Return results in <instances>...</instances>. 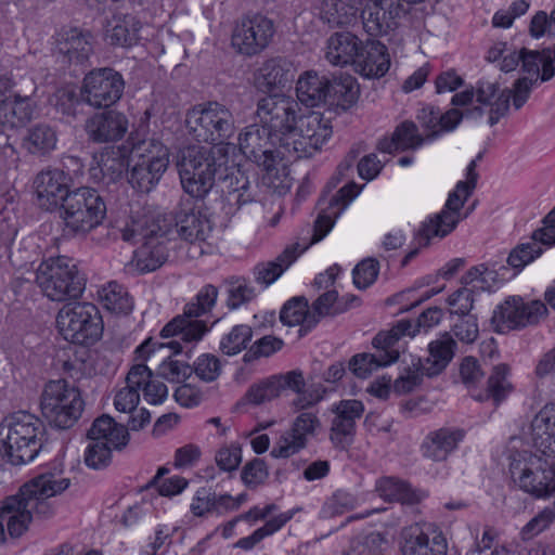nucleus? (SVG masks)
I'll return each instance as SVG.
<instances>
[{
  "label": "nucleus",
  "instance_id": "obj_1",
  "mask_svg": "<svg viewBox=\"0 0 555 555\" xmlns=\"http://www.w3.org/2000/svg\"><path fill=\"white\" fill-rule=\"evenodd\" d=\"M168 227L162 225L152 215L130 217L118 221L113 227V233L124 242L142 245L134 250L132 266L140 273H147L159 269L168 259L166 235Z\"/></svg>",
  "mask_w": 555,
  "mask_h": 555
},
{
  "label": "nucleus",
  "instance_id": "obj_2",
  "mask_svg": "<svg viewBox=\"0 0 555 555\" xmlns=\"http://www.w3.org/2000/svg\"><path fill=\"white\" fill-rule=\"evenodd\" d=\"M229 145H212L207 149L189 145L180 150L177 166L181 185L193 198H204L212 189L216 177L229 163Z\"/></svg>",
  "mask_w": 555,
  "mask_h": 555
},
{
  "label": "nucleus",
  "instance_id": "obj_3",
  "mask_svg": "<svg viewBox=\"0 0 555 555\" xmlns=\"http://www.w3.org/2000/svg\"><path fill=\"white\" fill-rule=\"evenodd\" d=\"M481 158L478 155L473 159L466 168V180L459 181L454 190L449 194L443 209L429 217L421 223L420 228L414 234V242L417 247L410 250L402 259V266H406L417 254L421 247L429 245L430 241L435 237L442 238L450 234L457 225V223L465 219L469 212H462L465 202L473 194L478 173L476 172L477 160Z\"/></svg>",
  "mask_w": 555,
  "mask_h": 555
},
{
  "label": "nucleus",
  "instance_id": "obj_4",
  "mask_svg": "<svg viewBox=\"0 0 555 555\" xmlns=\"http://www.w3.org/2000/svg\"><path fill=\"white\" fill-rule=\"evenodd\" d=\"M43 423L34 414L18 411L0 423V452L13 465L33 461L42 447Z\"/></svg>",
  "mask_w": 555,
  "mask_h": 555
},
{
  "label": "nucleus",
  "instance_id": "obj_5",
  "mask_svg": "<svg viewBox=\"0 0 555 555\" xmlns=\"http://www.w3.org/2000/svg\"><path fill=\"white\" fill-rule=\"evenodd\" d=\"M69 487V479L62 472H44L26 482L15 495L8 496L0 507V544L5 540L3 522L8 516H18L25 512L39 515L50 514L47 500L62 493Z\"/></svg>",
  "mask_w": 555,
  "mask_h": 555
},
{
  "label": "nucleus",
  "instance_id": "obj_6",
  "mask_svg": "<svg viewBox=\"0 0 555 555\" xmlns=\"http://www.w3.org/2000/svg\"><path fill=\"white\" fill-rule=\"evenodd\" d=\"M85 401L79 388L65 379L48 382L40 396V410L50 425L72 428L80 418Z\"/></svg>",
  "mask_w": 555,
  "mask_h": 555
},
{
  "label": "nucleus",
  "instance_id": "obj_7",
  "mask_svg": "<svg viewBox=\"0 0 555 555\" xmlns=\"http://www.w3.org/2000/svg\"><path fill=\"white\" fill-rule=\"evenodd\" d=\"M56 327L62 337L76 345L91 346L103 334V320L91 302L67 304L56 315Z\"/></svg>",
  "mask_w": 555,
  "mask_h": 555
},
{
  "label": "nucleus",
  "instance_id": "obj_8",
  "mask_svg": "<svg viewBox=\"0 0 555 555\" xmlns=\"http://www.w3.org/2000/svg\"><path fill=\"white\" fill-rule=\"evenodd\" d=\"M36 282L44 296L53 301H64L78 297L85 282L76 264L66 257L50 258L40 263Z\"/></svg>",
  "mask_w": 555,
  "mask_h": 555
},
{
  "label": "nucleus",
  "instance_id": "obj_9",
  "mask_svg": "<svg viewBox=\"0 0 555 555\" xmlns=\"http://www.w3.org/2000/svg\"><path fill=\"white\" fill-rule=\"evenodd\" d=\"M186 127L195 140L214 145H224L235 130L232 112L218 102L192 108L186 116Z\"/></svg>",
  "mask_w": 555,
  "mask_h": 555
},
{
  "label": "nucleus",
  "instance_id": "obj_10",
  "mask_svg": "<svg viewBox=\"0 0 555 555\" xmlns=\"http://www.w3.org/2000/svg\"><path fill=\"white\" fill-rule=\"evenodd\" d=\"M106 216V204L92 188L75 189L62 205L61 217L66 228L74 233L86 234L100 225Z\"/></svg>",
  "mask_w": 555,
  "mask_h": 555
},
{
  "label": "nucleus",
  "instance_id": "obj_11",
  "mask_svg": "<svg viewBox=\"0 0 555 555\" xmlns=\"http://www.w3.org/2000/svg\"><path fill=\"white\" fill-rule=\"evenodd\" d=\"M332 132L328 119L318 112H309L298 117L288 137H282L281 149L288 157L308 158L322 149Z\"/></svg>",
  "mask_w": 555,
  "mask_h": 555
},
{
  "label": "nucleus",
  "instance_id": "obj_12",
  "mask_svg": "<svg viewBox=\"0 0 555 555\" xmlns=\"http://www.w3.org/2000/svg\"><path fill=\"white\" fill-rule=\"evenodd\" d=\"M547 313L546 306L540 300L525 302L519 297L506 299L493 311L491 323L501 334L521 330L540 322Z\"/></svg>",
  "mask_w": 555,
  "mask_h": 555
},
{
  "label": "nucleus",
  "instance_id": "obj_13",
  "mask_svg": "<svg viewBox=\"0 0 555 555\" xmlns=\"http://www.w3.org/2000/svg\"><path fill=\"white\" fill-rule=\"evenodd\" d=\"M274 33L272 20L259 13L247 14L233 28L232 46L238 53L253 56L269 46Z\"/></svg>",
  "mask_w": 555,
  "mask_h": 555
},
{
  "label": "nucleus",
  "instance_id": "obj_14",
  "mask_svg": "<svg viewBox=\"0 0 555 555\" xmlns=\"http://www.w3.org/2000/svg\"><path fill=\"white\" fill-rule=\"evenodd\" d=\"M299 105L294 99L273 94L260 99L257 103V117L279 141L281 149L282 137H288L298 119Z\"/></svg>",
  "mask_w": 555,
  "mask_h": 555
},
{
  "label": "nucleus",
  "instance_id": "obj_15",
  "mask_svg": "<svg viewBox=\"0 0 555 555\" xmlns=\"http://www.w3.org/2000/svg\"><path fill=\"white\" fill-rule=\"evenodd\" d=\"M125 81L122 76L113 68L93 69L83 78L80 90L82 102L94 107H108L122 95Z\"/></svg>",
  "mask_w": 555,
  "mask_h": 555
},
{
  "label": "nucleus",
  "instance_id": "obj_16",
  "mask_svg": "<svg viewBox=\"0 0 555 555\" xmlns=\"http://www.w3.org/2000/svg\"><path fill=\"white\" fill-rule=\"evenodd\" d=\"M402 555H447L448 542L434 522H415L400 532Z\"/></svg>",
  "mask_w": 555,
  "mask_h": 555
},
{
  "label": "nucleus",
  "instance_id": "obj_17",
  "mask_svg": "<svg viewBox=\"0 0 555 555\" xmlns=\"http://www.w3.org/2000/svg\"><path fill=\"white\" fill-rule=\"evenodd\" d=\"M322 423L317 412L302 411L292 422L289 429L274 443L270 455L288 459L305 449L309 440L318 436Z\"/></svg>",
  "mask_w": 555,
  "mask_h": 555
},
{
  "label": "nucleus",
  "instance_id": "obj_18",
  "mask_svg": "<svg viewBox=\"0 0 555 555\" xmlns=\"http://www.w3.org/2000/svg\"><path fill=\"white\" fill-rule=\"evenodd\" d=\"M69 177L61 169L42 170L34 179L37 204L46 210H54L65 203L70 194Z\"/></svg>",
  "mask_w": 555,
  "mask_h": 555
},
{
  "label": "nucleus",
  "instance_id": "obj_19",
  "mask_svg": "<svg viewBox=\"0 0 555 555\" xmlns=\"http://www.w3.org/2000/svg\"><path fill=\"white\" fill-rule=\"evenodd\" d=\"M361 189L354 183L343 186L335 195L321 196L318 202L320 212L314 221L312 241H321L333 228L335 220L346 209L349 203L360 193Z\"/></svg>",
  "mask_w": 555,
  "mask_h": 555
},
{
  "label": "nucleus",
  "instance_id": "obj_20",
  "mask_svg": "<svg viewBox=\"0 0 555 555\" xmlns=\"http://www.w3.org/2000/svg\"><path fill=\"white\" fill-rule=\"evenodd\" d=\"M334 417L331 423L330 439L341 450L349 448L356 435V422L363 412L364 405L359 400H341L334 405Z\"/></svg>",
  "mask_w": 555,
  "mask_h": 555
},
{
  "label": "nucleus",
  "instance_id": "obj_21",
  "mask_svg": "<svg viewBox=\"0 0 555 555\" xmlns=\"http://www.w3.org/2000/svg\"><path fill=\"white\" fill-rule=\"evenodd\" d=\"M403 11L398 0H366L361 12L363 27L370 36L387 35Z\"/></svg>",
  "mask_w": 555,
  "mask_h": 555
},
{
  "label": "nucleus",
  "instance_id": "obj_22",
  "mask_svg": "<svg viewBox=\"0 0 555 555\" xmlns=\"http://www.w3.org/2000/svg\"><path fill=\"white\" fill-rule=\"evenodd\" d=\"M128 128L127 116L115 109L93 114L85 126L89 140L94 143L119 141L128 132Z\"/></svg>",
  "mask_w": 555,
  "mask_h": 555
},
{
  "label": "nucleus",
  "instance_id": "obj_23",
  "mask_svg": "<svg viewBox=\"0 0 555 555\" xmlns=\"http://www.w3.org/2000/svg\"><path fill=\"white\" fill-rule=\"evenodd\" d=\"M296 73L292 61L281 56L271 57L256 69L254 82L263 92L282 90L295 80Z\"/></svg>",
  "mask_w": 555,
  "mask_h": 555
},
{
  "label": "nucleus",
  "instance_id": "obj_24",
  "mask_svg": "<svg viewBox=\"0 0 555 555\" xmlns=\"http://www.w3.org/2000/svg\"><path fill=\"white\" fill-rule=\"evenodd\" d=\"M177 232L188 242L205 241L210 235V220L195 208L192 198L182 199L176 211Z\"/></svg>",
  "mask_w": 555,
  "mask_h": 555
},
{
  "label": "nucleus",
  "instance_id": "obj_25",
  "mask_svg": "<svg viewBox=\"0 0 555 555\" xmlns=\"http://www.w3.org/2000/svg\"><path fill=\"white\" fill-rule=\"evenodd\" d=\"M387 47L377 40L362 42L353 63L356 73L367 79H378L389 70Z\"/></svg>",
  "mask_w": 555,
  "mask_h": 555
},
{
  "label": "nucleus",
  "instance_id": "obj_26",
  "mask_svg": "<svg viewBox=\"0 0 555 555\" xmlns=\"http://www.w3.org/2000/svg\"><path fill=\"white\" fill-rule=\"evenodd\" d=\"M209 330L210 326L205 321L190 319L183 312V315L176 317L163 327L160 336L163 338L173 337L167 346L179 353L183 351L182 343L185 345L196 344Z\"/></svg>",
  "mask_w": 555,
  "mask_h": 555
},
{
  "label": "nucleus",
  "instance_id": "obj_27",
  "mask_svg": "<svg viewBox=\"0 0 555 555\" xmlns=\"http://www.w3.org/2000/svg\"><path fill=\"white\" fill-rule=\"evenodd\" d=\"M276 137L264 125H250L238 137L242 153L256 164L275 155Z\"/></svg>",
  "mask_w": 555,
  "mask_h": 555
},
{
  "label": "nucleus",
  "instance_id": "obj_28",
  "mask_svg": "<svg viewBox=\"0 0 555 555\" xmlns=\"http://www.w3.org/2000/svg\"><path fill=\"white\" fill-rule=\"evenodd\" d=\"M128 144L106 150L94 156L95 166H91L90 176L94 181H116L130 167Z\"/></svg>",
  "mask_w": 555,
  "mask_h": 555
},
{
  "label": "nucleus",
  "instance_id": "obj_29",
  "mask_svg": "<svg viewBox=\"0 0 555 555\" xmlns=\"http://www.w3.org/2000/svg\"><path fill=\"white\" fill-rule=\"evenodd\" d=\"M56 50L64 63L82 65L92 54V36L78 28L64 30L60 34Z\"/></svg>",
  "mask_w": 555,
  "mask_h": 555
},
{
  "label": "nucleus",
  "instance_id": "obj_30",
  "mask_svg": "<svg viewBox=\"0 0 555 555\" xmlns=\"http://www.w3.org/2000/svg\"><path fill=\"white\" fill-rule=\"evenodd\" d=\"M222 181L223 191L228 193V201L231 205L241 208L243 205L251 203L257 196V184H253L248 177L234 164L222 168V173L218 176Z\"/></svg>",
  "mask_w": 555,
  "mask_h": 555
},
{
  "label": "nucleus",
  "instance_id": "obj_31",
  "mask_svg": "<svg viewBox=\"0 0 555 555\" xmlns=\"http://www.w3.org/2000/svg\"><path fill=\"white\" fill-rule=\"evenodd\" d=\"M465 431L459 428L442 427L429 433L422 443L423 455L440 462L447 460L463 440Z\"/></svg>",
  "mask_w": 555,
  "mask_h": 555
},
{
  "label": "nucleus",
  "instance_id": "obj_32",
  "mask_svg": "<svg viewBox=\"0 0 555 555\" xmlns=\"http://www.w3.org/2000/svg\"><path fill=\"white\" fill-rule=\"evenodd\" d=\"M534 447L545 456H555V403L544 405L531 421Z\"/></svg>",
  "mask_w": 555,
  "mask_h": 555
},
{
  "label": "nucleus",
  "instance_id": "obj_33",
  "mask_svg": "<svg viewBox=\"0 0 555 555\" xmlns=\"http://www.w3.org/2000/svg\"><path fill=\"white\" fill-rule=\"evenodd\" d=\"M411 320H400L388 331L379 332L372 340L376 352L388 365L396 362L400 354V339L403 336L413 337Z\"/></svg>",
  "mask_w": 555,
  "mask_h": 555
},
{
  "label": "nucleus",
  "instance_id": "obj_34",
  "mask_svg": "<svg viewBox=\"0 0 555 555\" xmlns=\"http://www.w3.org/2000/svg\"><path fill=\"white\" fill-rule=\"evenodd\" d=\"M358 0H318L314 10L319 18L330 27H343L353 23L359 11Z\"/></svg>",
  "mask_w": 555,
  "mask_h": 555
},
{
  "label": "nucleus",
  "instance_id": "obj_35",
  "mask_svg": "<svg viewBox=\"0 0 555 555\" xmlns=\"http://www.w3.org/2000/svg\"><path fill=\"white\" fill-rule=\"evenodd\" d=\"M456 341L449 333L442 334L438 339L428 345V357L422 361L418 360V365L422 372L428 376H437L449 365L454 357Z\"/></svg>",
  "mask_w": 555,
  "mask_h": 555
},
{
  "label": "nucleus",
  "instance_id": "obj_36",
  "mask_svg": "<svg viewBox=\"0 0 555 555\" xmlns=\"http://www.w3.org/2000/svg\"><path fill=\"white\" fill-rule=\"evenodd\" d=\"M35 91L36 86L34 81H30L29 93L14 92L12 98L0 105V118H3L4 122L11 127H22L29 122L36 107L31 99Z\"/></svg>",
  "mask_w": 555,
  "mask_h": 555
},
{
  "label": "nucleus",
  "instance_id": "obj_37",
  "mask_svg": "<svg viewBox=\"0 0 555 555\" xmlns=\"http://www.w3.org/2000/svg\"><path fill=\"white\" fill-rule=\"evenodd\" d=\"M362 41L349 31L335 33L326 42V60L335 66H353Z\"/></svg>",
  "mask_w": 555,
  "mask_h": 555
},
{
  "label": "nucleus",
  "instance_id": "obj_38",
  "mask_svg": "<svg viewBox=\"0 0 555 555\" xmlns=\"http://www.w3.org/2000/svg\"><path fill=\"white\" fill-rule=\"evenodd\" d=\"M511 369L505 363H500L492 367L487 380L485 390L473 392L472 398L477 401L492 400L494 405L501 404L514 390L509 379Z\"/></svg>",
  "mask_w": 555,
  "mask_h": 555
},
{
  "label": "nucleus",
  "instance_id": "obj_39",
  "mask_svg": "<svg viewBox=\"0 0 555 555\" xmlns=\"http://www.w3.org/2000/svg\"><path fill=\"white\" fill-rule=\"evenodd\" d=\"M89 440L103 441L114 450L124 449L129 442V433L127 427L115 422L108 415H102L94 420L88 430Z\"/></svg>",
  "mask_w": 555,
  "mask_h": 555
},
{
  "label": "nucleus",
  "instance_id": "obj_40",
  "mask_svg": "<svg viewBox=\"0 0 555 555\" xmlns=\"http://www.w3.org/2000/svg\"><path fill=\"white\" fill-rule=\"evenodd\" d=\"M131 162H138L142 164H150L153 166L157 163L162 165L160 169L166 170L169 165V150L159 140L150 138L140 141H134L131 137L126 144Z\"/></svg>",
  "mask_w": 555,
  "mask_h": 555
},
{
  "label": "nucleus",
  "instance_id": "obj_41",
  "mask_svg": "<svg viewBox=\"0 0 555 555\" xmlns=\"http://www.w3.org/2000/svg\"><path fill=\"white\" fill-rule=\"evenodd\" d=\"M147 376V366L143 363L135 364L129 370L126 376V387L121 388L114 399L116 410L130 413L137 408L140 401V388Z\"/></svg>",
  "mask_w": 555,
  "mask_h": 555
},
{
  "label": "nucleus",
  "instance_id": "obj_42",
  "mask_svg": "<svg viewBox=\"0 0 555 555\" xmlns=\"http://www.w3.org/2000/svg\"><path fill=\"white\" fill-rule=\"evenodd\" d=\"M424 141L414 122L403 121L396 127L390 138L379 140L377 149L383 153L392 154L397 151L415 150Z\"/></svg>",
  "mask_w": 555,
  "mask_h": 555
},
{
  "label": "nucleus",
  "instance_id": "obj_43",
  "mask_svg": "<svg viewBox=\"0 0 555 555\" xmlns=\"http://www.w3.org/2000/svg\"><path fill=\"white\" fill-rule=\"evenodd\" d=\"M140 22L131 14H115L107 23L105 38L112 46L130 47L139 39Z\"/></svg>",
  "mask_w": 555,
  "mask_h": 555
},
{
  "label": "nucleus",
  "instance_id": "obj_44",
  "mask_svg": "<svg viewBox=\"0 0 555 555\" xmlns=\"http://www.w3.org/2000/svg\"><path fill=\"white\" fill-rule=\"evenodd\" d=\"M304 251L298 244L287 246L274 260L259 263L254 269L256 282L264 287L273 283Z\"/></svg>",
  "mask_w": 555,
  "mask_h": 555
},
{
  "label": "nucleus",
  "instance_id": "obj_45",
  "mask_svg": "<svg viewBox=\"0 0 555 555\" xmlns=\"http://www.w3.org/2000/svg\"><path fill=\"white\" fill-rule=\"evenodd\" d=\"M462 117L463 114L456 108H451L442 114L439 108L433 106L423 107L417 115L422 126L430 130L426 137L428 140H434L442 132L453 130Z\"/></svg>",
  "mask_w": 555,
  "mask_h": 555
},
{
  "label": "nucleus",
  "instance_id": "obj_46",
  "mask_svg": "<svg viewBox=\"0 0 555 555\" xmlns=\"http://www.w3.org/2000/svg\"><path fill=\"white\" fill-rule=\"evenodd\" d=\"M328 79L314 72H306L297 80L296 93L298 100L306 106L314 107L327 101Z\"/></svg>",
  "mask_w": 555,
  "mask_h": 555
},
{
  "label": "nucleus",
  "instance_id": "obj_47",
  "mask_svg": "<svg viewBox=\"0 0 555 555\" xmlns=\"http://www.w3.org/2000/svg\"><path fill=\"white\" fill-rule=\"evenodd\" d=\"M57 134L53 127L39 122L30 127L23 139L25 150L36 156H46L56 149Z\"/></svg>",
  "mask_w": 555,
  "mask_h": 555
},
{
  "label": "nucleus",
  "instance_id": "obj_48",
  "mask_svg": "<svg viewBox=\"0 0 555 555\" xmlns=\"http://www.w3.org/2000/svg\"><path fill=\"white\" fill-rule=\"evenodd\" d=\"M375 491L386 502L415 504L421 501L420 494L411 486L396 477H382L376 480Z\"/></svg>",
  "mask_w": 555,
  "mask_h": 555
},
{
  "label": "nucleus",
  "instance_id": "obj_49",
  "mask_svg": "<svg viewBox=\"0 0 555 555\" xmlns=\"http://www.w3.org/2000/svg\"><path fill=\"white\" fill-rule=\"evenodd\" d=\"M521 70L528 74V78H532L537 82L541 74V80H550L554 75L553 55L551 50L529 51L521 49Z\"/></svg>",
  "mask_w": 555,
  "mask_h": 555
},
{
  "label": "nucleus",
  "instance_id": "obj_50",
  "mask_svg": "<svg viewBox=\"0 0 555 555\" xmlns=\"http://www.w3.org/2000/svg\"><path fill=\"white\" fill-rule=\"evenodd\" d=\"M285 156H288L285 151L276 150L275 155L257 164L264 171L261 178L262 183L279 193L289 188L286 167L282 163Z\"/></svg>",
  "mask_w": 555,
  "mask_h": 555
},
{
  "label": "nucleus",
  "instance_id": "obj_51",
  "mask_svg": "<svg viewBox=\"0 0 555 555\" xmlns=\"http://www.w3.org/2000/svg\"><path fill=\"white\" fill-rule=\"evenodd\" d=\"M280 320L288 326L304 324L307 328L319 322V319L309 312L308 300L305 297H294L286 301L281 309Z\"/></svg>",
  "mask_w": 555,
  "mask_h": 555
},
{
  "label": "nucleus",
  "instance_id": "obj_52",
  "mask_svg": "<svg viewBox=\"0 0 555 555\" xmlns=\"http://www.w3.org/2000/svg\"><path fill=\"white\" fill-rule=\"evenodd\" d=\"M327 90V101L345 109L356 103L359 94L356 80L349 75L340 76L332 80L328 79Z\"/></svg>",
  "mask_w": 555,
  "mask_h": 555
},
{
  "label": "nucleus",
  "instance_id": "obj_53",
  "mask_svg": "<svg viewBox=\"0 0 555 555\" xmlns=\"http://www.w3.org/2000/svg\"><path fill=\"white\" fill-rule=\"evenodd\" d=\"M128 181L133 189L149 193L159 182L162 176L166 170L160 169L162 165L155 164L154 167L150 164H142L131 162Z\"/></svg>",
  "mask_w": 555,
  "mask_h": 555
},
{
  "label": "nucleus",
  "instance_id": "obj_54",
  "mask_svg": "<svg viewBox=\"0 0 555 555\" xmlns=\"http://www.w3.org/2000/svg\"><path fill=\"white\" fill-rule=\"evenodd\" d=\"M99 298L103 307L114 313L127 314L132 310L133 302L127 289L116 283L109 282L99 291Z\"/></svg>",
  "mask_w": 555,
  "mask_h": 555
},
{
  "label": "nucleus",
  "instance_id": "obj_55",
  "mask_svg": "<svg viewBox=\"0 0 555 555\" xmlns=\"http://www.w3.org/2000/svg\"><path fill=\"white\" fill-rule=\"evenodd\" d=\"M294 516L293 512L281 513L280 515L269 519L266 524L256 529L250 535L241 538L234 543V547L243 551H251L264 538L274 534L286 525Z\"/></svg>",
  "mask_w": 555,
  "mask_h": 555
},
{
  "label": "nucleus",
  "instance_id": "obj_56",
  "mask_svg": "<svg viewBox=\"0 0 555 555\" xmlns=\"http://www.w3.org/2000/svg\"><path fill=\"white\" fill-rule=\"evenodd\" d=\"M227 307L236 310L241 306L251 301L256 297L255 288L250 283L241 276L227 279Z\"/></svg>",
  "mask_w": 555,
  "mask_h": 555
},
{
  "label": "nucleus",
  "instance_id": "obj_57",
  "mask_svg": "<svg viewBox=\"0 0 555 555\" xmlns=\"http://www.w3.org/2000/svg\"><path fill=\"white\" fill-rule=\"evenodd\" d=\"M253 338V330L249 325L238 324L225 334L219 344L223 354L235 356L245 350Z\"/></svg>",
  "mask_w": 555,
  "mask_h": 555
},
{
  "label": "nucleus",
  "instance_id": "obj_58",
  "mask_svg": "<svg viewBox=\"0 0 555 555\" xmlns=\"http://www.w3.org/2000/svg\"><path fill=\"white\" fill-rule=\"evenodd\" d=\"M218 294V288L215 285H204L194 300L185 306V315L190 319L198 320L197 318L209 313L217 302Z\"/></svg>",
  "mask_w": 555,
  "mask_h": 555
},
{
  "label": "nucleus",
  "instance_id": "obj_59",
  "mask_svg": "<svg viewBox=\"0 0 555 555\" xmlns=\"http://www.w3.org/2000/svg\"><path fill=\"white\" fill-rule=\"evenodd\" d=\"M511 473L514 478L518 479L519 487L538 498L547 496V488L545 487L543 475L534 473L528 467L520 468L519 464L511 465Z\"/></svg>",
  "mask_w": 555,
  "mask_h": 555
},
{
  "label": "nucleus",
  "instance_id": "obj_60",
  "mask_svg": "<svg viewBox=\"0 0 555 555\" xmlns=\"http://www.w3.org/2000/svg\"><path fill=\"white\" fill-rule=\"evenodd\" d=\"M543 254V248L533 242L517 244L508 254L506 262L516 272H520L527 264L534 261Z\"/></svg>",
  "mask_w": 555,
  "mask_h": 555
},
{
  "label": "nucleus",
  "instance_id": "obj_61",
  "mask_svg": "<svg viewBox=\"0 0 555 555\" xmlns=\"http://www.w3.org/2000/svg\"><path fill=\"white\" fill-rule=\"evenodd\" d=\"M280 395L281 384H279L276 376L273 375L251 385L245 395V400L248 403L259 405L278 398Z\"/></svg>",
  "mask_w": 555,
  "mask_h": 555
},
{
  "label": "nucleus",
  "instance_id": "obj_62",
  "mask_svg": "<svg viewBox=\"0 0 555 555\" xmlns=\"http://www.w3.org/2000/svg\"><path fill=\"white\" fill-rule=\"evenodd\" d=\"M388 365L384 363L382 357L377 353H357L352 356L348 362L349 371L358 378H367L375 371H377L382 366Z\"/></svg>",
  "mask_w": 555,
  "mask_h": 555
},
{
  "label": "nucleus",
  "instance_id": "obj_63",
  "mask_svg": "<svg viewBox=\"0 0 555 555\" xmlns=\"http://www.w3.org/2000/svg\"><path fill=\"white\" fill-rule=\"evenodd\" d=\"M313 313L317 319L320 320L322 317L326 315H337L344 313L348 310V305L343 304L341 300H338V294L336 291H327L323 293L321 296L312 305Z\"/></svg>",
  "mask_w": 555,
  "mask_h": 555
},
{
  "label": "nucleus",
  "instance_id": "obj_64",
  "mask_svg": "<svg viewBox=\"0 0 555 555\" xmlns=\"http://www.w3.org/2000/svg\"><path fill=\"white\" fill-rule=\"evenodd\" d=\"M451 332L463 344H473L479 336L477 318L474 314L460 315L453 323Z\"/></svg>",
  "mask_w": 555,
  "mask_h": 555
}]
</instances>
